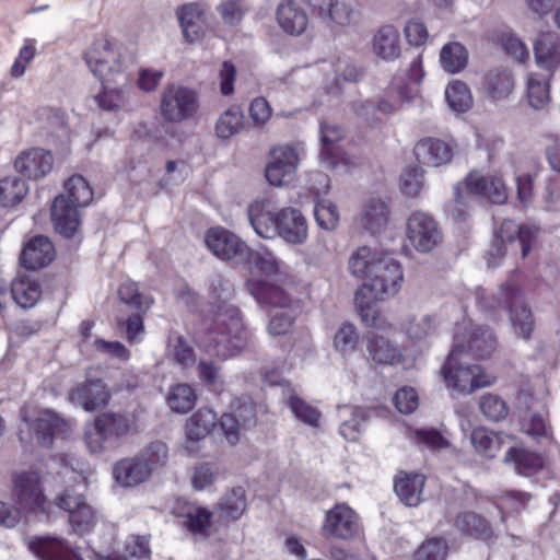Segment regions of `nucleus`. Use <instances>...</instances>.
<instances>
[{
	"label": "nucleus",
	"mask_w": 560,
	"mask_h": 560,
	"mask_svg": "<svg viewBox=\"0 0 560 560\" xmlns=\"http://www.w3.org/2000/svg\"><path fill=\"white\" fill-rule=\"evenodd\" d=\"M423 77L421 56H417L408 69L399 70L389 82L384 92L366 101L352 103L355 115L370 126H375L400 110L404 103L415 98L418 84Z\"/></svg>",
	"instance_id": "1"
},
{
	"label": "nucleus",
	"mask_w": 560,
	"mask_h": 560,
	"mask_svg": "<svg viewBox=\"0 0 560 560\" xmlns=\"http://www.w3.org/2000/svg\"><path fill=\"white\" fill-rule=\"evenodd\" d=\"M247 213L254 231L262 238L281 237L291 245L303 244L307 238V222L298 209L277 211L269 200L261 199L250 203Z\"/></svg>",
	"instance_id": "2"
},
{
	"label": "nucleus",
	"mask_w": 560,
	"mask_h": 560,
	"mask_svg": "<svg viewBox=\"0 0 560 560\" xmlns=\"http://www.w3.org/2000/svg\"><path fill=\"white\" fill-rule=\"evenodd\" d=\"M248 338L240 311L234 305L222 302L215 311L212 325L199 338V342L210 355L228 359L240 354Z\"/></svg>",
	"instance_id": "3"
},
{
	"label": "nucleus",
	"mask_w": 560,
	"mask_h": 560,
	"mask_svg": "<svg viewBox=\"0 0 560 560\" xmlns=\"http://www.w3.org/2000/svg\"><path fill=\"white\" fill-rule=\"evenodd\" d=\"M246 262L254 264L264 275L281 283L249 280L247 289L255 300L272 307L289 308L292 298L284 287L292 282L290 267L267 248L250 249V257Z\"/></svg>",
	"instance_id": "4"
},
{
	"label": "nucleus",
	"mask_w": 560,
	"mask_h": 560,
	"mask_svg": "<svg viewBox=\"0 0 560 560\" xmlns=\"http://www.w3.org/2000/svg\"><path fill=\"white\" fill-rule=\"evenodd\" d=\"M83 59L103 84L127 81L130 58L117 40L108 36L95 38L84 51Z\"/></svg>",
	"instance_id": "5"
},
{
	"label": "nucleus",
	"mask_w": 560,
	"mask_h": 560,
	"mask_svg": "<svg viewBox=\"0 0 560 560\" xmlns=\"http://www.w3.org/2000/svg\"><path fill=\"white\" fill-rule=\"evenodd\" d=\"M463 351L464 342L457 337L456 345L453 346L441 370L447 386L459 393L469 394L494 384L495 377L486 374L481 366L470 364L467 358L463 357Z\"/></svg>",
	"instance_id": "6"
},
{
	"label": "nucleus",
	"mask_w": 560,
	"mask_h": 560,
	"mask_svg": "<svg viewBox=\"0 0 560 560\" xmlns=\"http://www.w3.org/2000/svg\"><path fill=\"white\" fill-rule=\"evenodd\" d=\"M160 114L172 124H179L192 118L199 109L198 93L187 86L167 84L160 95Z\"/></svg>",
	"instance_id": "7"
},
{
	"label": "nucleus",
	"mask_w": 560,
	"mask_h": 560,
	"mask_svg": "<svg viewBox=\"0 0 560 560\" xmlns=\"http://www.w3.org/2000/svg\"><path fill=\"white\" fill-rule=\"evenodd\" d=\"M133 425V420L124 412H102L85 431V442L92 453H101L106 442L127 435Z\"/></svg>",
	"instance_id": "8"
},
{
	"label": "nucleus",
	"mask_w": 560,
	"mask_h": 560,
	"mask_svg": "<svg viewBox=\"0 0 560 560\" xmlns=\"http://www.w3.org/2000/svg\"><path fill=\"white\" fill-rule=\"evenodd\" d=\"M11 499L21 514L44 511L46 495L37 470L27 469L12 474Z\"/></svg>",
	"instance_id": "9"
},
{
	"label": "nucleus",
	"mask_w": 560,
	"mask_h": 560,
	"mask_svg": "<svg viewBox=\"0 0 560 560\" xmlns=\"http://www.w3.org/2000/svg\"><path fill=\"white\" fill-rule=\"evenodd\" d=\"M20 418L43 447H51L56 436L66 435L70 431V423L50 409L37 411L33 419L31 408L24 405L20 409Z\"/></svg>",
	"instance_id": "10"
},
{
	"label": "nucleus",
	"mask_w": 560,
	"mask_h": 560,
	"mask_svg": "<svg viewBox=\"0 0 560 560\" xmlns=\"http://www.w3.org/2000/svg\"><path fill=\"white\" fill-rule=\"evenodd\" d=\"M402 280L400 264L389 256H382L374 267L370 282L361 288H368V293L376 300H384L398 293Z\"/></svg>",
	"instance_id": "11"
},
{
	"label": "nucleus",
	"mask_w": 560,
	"mask_h": 560,
	"mask_svg": "<svg viewBox=\"0 0 560 560\" xmlns=\"http://www.w3.org/2000/svg\"><path fill=\"white\" fill-rule=\"evenodd\" d=\"M205 243L219 259L245 264L250 257V248L233 232L218 226L207 231Z\"/></svg>",
	"instance_id": "12"
},
{
	"label": "nucleus",
	"mask_w": 560,
	"mask_h": 560,
	"mask_svg": "<svg viewBox=\"0 0 560 560\" xmlns=\"http://www.w3.org/2000/svg\"><path fill=\"white\" fill-rule=\"evenodd\" d=\"M56 504L68 512L72 530L83 535L89 533L96 523V512L86 503L81 493L66 490L56 498Z\"/></svg>",
	"instance_id": "13"
},
{
	"label": "nucleus",
	"mask_w": 560,
	"mask_h": 560,
	"mask_svg": "<svg viewBox=\"0 0 560 560\" xmlns=\"http://www.w3.org/2000/svg\"><path fill=\"white\" fill-rule=\"evenodd\" d=\"M299 164L296 150L291 145L275 147L266 165L265 176L272 186H282L293 180Z\"/></svg>",
	"instance_id": "14"
},
{
	"label": "nucleus",
	"mask_w": 560,
	"mask_h": 560,
	"mask_svg": "<svg viewBox=\"0 0 560 560\" xmlns=\"http://www.w3.org/2000/svg\"><path fill=\"white\" fill-rule=\"evenodd\" d=\"M457 337L464 342L463 357L467 358L469 354L475 359H485L492 354L497 348V339L493 331L486 326L470 325L456 329L454 335V346L456 345Z\"/></svg>",
	"instance_id": "15"
},
{
	"label": "nucleus",
	"mask_w": 560,
	"mask_h": 560,
	"mask_svg": "<svg viewBox=\"0 0 560 560\" xmlns=\"http://www.w3.org/2000/svg\"><path fill=\"white\" fill-rule=\"evenodd\" d=\"M407 236L419 252H430L440 241L438 223L425 212L416 211L407 221Z\"/></svg>",
	"instance_id": "16"
},
{
	"label": "nucleus",
	"mask_w": 560,
	"mask_h": 560,
	"mask_svg": "<svg viewBox=\"0 0 560 560\" xmlns=\"http://www.w3.org/2000/svg\"><path fill=\"white\" fill-rule=\"evenodd\" d=\"M357 513L346 504H337L326 513L323 535L327 538L348 540L359 534Z\"/></svg>",
	"instance_id": "17"
},
{
	"label": "nucleus",
	"mask_w": 560,
	"mask_h": 560,
	"mask_svg": "<svg viewBox=\"0 0 560 560\" xmlns=\"http://www.w3.org/2000/svg\"><path fill=\"white\" fill-rule=\"evenodd\" d=\"M535 238V230L527 225H517L512 220H504L495 234V240L489 250L490 257H503L506 242L517 241L521 247L522 257L525 258L532 248V241Z\"/></svg>",
	"instance_id": "18"
},
{
	"label": "nucleus",
	"mask_w": 560,
	"mask_h": 560,
	"mask_svg": "<svg viewBox=\"0 0 560 560\" xmlns=\"http://www.w3.org/2000/svg\"><path fill=\"white\" fill-rule=\"evenodd\" d=\"M505 295V303L509 305L510 319L514 332L529 340L534 330V318L530 310L524 304L523 294L517 284H509L502 289Z\"/></svg>",
	"instance_id": "19"
},
{
	"label": "nucleus",
	"mask_w": 560,
	"mask_h": 560,
	"mask_svg": "<svg viewBox=\"0 0 560 560\" xmlns=\"http://www.w3.org/2000/svg\"><path fill=\"white\" fill-rule=\"evenodd\" d=\"M110 397L112 394L107 385L101 378H86L85 382L78 384L69 393L71 402L86 411H94L106 406Z\"/></svg>",
	"instance_id": "20"
},
{
	"label": "nucleus",
	"mask_w": 560,
	"mask_h": 560,
	"mask_svg": "<svg viewBox=\"0 0 560 560\" xmlns=\"http://www.w3.org/2000/svg\"><path fill=\"white\" fill-rule=\"evenodd\" d=\"M464 186L468 194L483 197L493 203H504L508 199V188L498 174L481 175L476 171L470 172Z\"/></svg>",
	"instance_id": "21"
},
{
	"label": "nucleus",
	"mask_w": 560,
	"mask_h": 560,
	"mask_svg": "<svg viewBox=\"0 0 560 560\" xmlns=\"http://www.w3.org/2000/svg\"><path fill=\"white\" fill-rule=\"evenodd\" d=\"M54 158L50 152L34 148L22 152L15 160V170L30 179H39L52 168Z\"/></svg>",
	"instance_id": "22"
},
{
	"label": "nucleus",
	"mask_w": 560,
	"mask_h": 560,
	"mask_svg": "<svg viewBox=\"0 0 560 560\" xmlns=\"http://www.w3.org/2000/svg\"><path fill=\"white\" fill-rule=\"evenodd\" d=\"M79 208L68 200L66 195H58L51 206V220L57 232L71 237L80 226Z\"/></svg>",
	"instance_id": "23"
},
{
	"label": "nucleus",
	"mask_w": 560,
	"mask_h": 560,
	"mask_svg": "<svg viewBox=\"0 0 560 560\" xmlns=\"http://www.w3.org/2000/svg\"><path fill=\"white\" fill-rule=\"evenodd\" d=\"M28 549L40 560H82L77 550L56 537H36Z\"/></svg>",
	"instance_id": "24"
},
{
	"label": "nucleus",
	"mask_w": 560,
	"mask_h": 560,
	"mask_svg": "<svg viewBox=\"0 0 560 560\" xmlns=\"http://www.w3.org/2000/svg\"><path fill=\"white\" fill-rule=\"evenodd\" d=\"M54 257L55 249L52 243L48 237L37 235L24 245L21 261L26 269L35 270L48 266L54 260Z\"/></svg>",
	"instance_id": "25"
},
{
	"label": "nucleus",
	"mask_w": 560,
	"mask_h": 560,
	"mask_svg": "<svg viewBox=\"0 0 560 560\" xmlns=\"http://www.w3.org/2000/svg\"><path fill=\"white\" fill-rule=\"evenodd\" d=\"M152 467L143 458H124L114 466L113 474L124 487H133L144 482L151 475Z\"/></svg>",
	"instance_id": "26"
},
{
	"label": "nucleus",
	"mask_w": 560,
	"mask_h": 560,
	"mask_svg": "<svg viewBox=\"0 0 560 560\" xmlns=\"http://www.w3.org/2000/svg\"><path fill=\"white\" fill-rule=\"evenodd\" d=\"M417 159L430 166H441L451 162L453 158L452 148L440 139L425 138L415 147Z\"/></svg>",
	"instance_id": "27"
},
{
	"label": "nucleus",
	"mask_w": 560,
	"mask_h": 560,
	"mask_svg": "<svg viewBox=\"0 0 560 560\" xmlns=\"http://www.w3.org/2000/svg\"><path fill=\"white\" fill-rule=\"evenodd\" d=\"M537 65L548 71L560 66V37L555 33H545L534 44Z\"/></svg>",
	"instance_id": "28"
},
{
	"label": "nucleus",
	"mask_w": 560,
	"mask_h": 560,
	"mask_svg": "<svg viewBox=\"0 0 560 560\" xmlns=\"http://www.w3.org/2000/svg\"><path fill=\"white\" fill-rule=\"evenodd\" d=\"M373 52L385 61L400 56V35L393 25L382 26L373 37Z\"/></svg>",
	"instance_id": "29"
},
{
	"label": "nucleus",
	"mask_w": 560,
	"mask_h": 560,
	"mask_svg": "<svg viewBox=\"0 0 560 560\" xmlns=\"http://www.w3.org/2000/svg\"><path fill=\"white\" fill-rule=\"evenodd\" d=\"M514 86V75L505 68L491 69L485 75V89L493 101L509 97Z\"/></svg>",
	"instance_id": "30"
},
{
	"label": "nucleus",
	"mask_w": 560,
	"mask_h": 560,
	"mask_svg": "<svg viewBox=\"0 0 560 560\" xmlns=\"http://www.w3.org/2000/svg\"><path fill=\"white\" fill-rule=\"evenodd\" d=\"M277 20L280 27L291 35L302 34L308 23L306 12L292 1L279 4Z\"/></svg>",
	"instance_id": "31"
},
{
	"label": "nucleus",
	"mask_w": 560,
	"mask_h": 560,
	"mask_svg": "<svg viewBox=\"0 0 560 560\" xmlns=\"http://www.w3.org/2000/svg\"><path fill=\"white\" fill-rule=\"evenodd\" d=\"M511 440L510 435L495 433L485 427L474 429L470 434V442L475 450L488 458L495 457L505 442Z\"/></svg>",
	"instance_id": "32"
},
{
	"label": "nucleus",
	"mask_w": 560,
	"mask_h": 560,
	"mask_svg": "<svg viewBox=\"0 0 560 560\" xmlns=\"http://www.w3.org/2000/svg\"><path fill=\"white\" fill-rule=\"evenodd\" d=\"M345 136L343 130L337 125L320 124V161L328 168L334 170L338 163L337 142Z\"/></svg>",
	"instance_id": "33"
},
{
	"label": "nucleus",
	"mask_w": 560,
	"mask_h": 560,
	"mask_svg": "<svg viewBox=\"0 0 560 560\" xmlns=\"http://www.w3.org/2000/svg\"><path fill=\"white\" fill-rule=\"evenodd\" d=\"M425 478L421 474H404L394 483L396 494L407 506H417L421 502Z\"/></svg>",
	"instance_id": "34"
},
{
	"label": "nucleus",
	"mask_w": 560,
	"mask_h": 560,
	"mask_svg": "<svg viewBox=\"0 0 560 560\" xmlns=\"http://www.w3.org/2000/svg\"><path fill=\"white\" fill-rule=\"evenodd\" d=\"M366 349L373 362L393 365L401 361L398 347L388 339L376 334L368 336Z\"/></svg>",
	"instance_id": "35"
},
{
	"label": "nucleus",
	"mask_w": 560,
	"mask_h": 560,
	"mask_svg": "<svg viewBox=\"0 0 560 560\" xmlns=\"http://www.w3.org/2000/svg\"><path fill=\"white\" fill-rule=\"evenodd\" d=\"M13 300L23 308L33 307L42 296V287L31 276H19L11 284Z\"/></svg>",
	"instance_id": "36"
},
{
	"label": "nucleus",
	"mask_w": 560,
	"mask_h": 560,
	"mask_svg": "<svg viewBox=\"0 0 560 560\" xmlns=\"http://www.w3.org/2000/svg\"><path fill=\"white\" fill-rule=\"evenodd\" d=\"M217 424V415L211 409L200 408L186 421L187 441L198 442L208 436Z\"/></svg>",
	"instance_id": "37"
},
{
	"label": "nucleus",
	"mask_w": 560,
	"mask_h": 560,
	"mask_svg": "<svg viewBox=\"0 0 560 560\" xmlns=\"http://www.w3.org/2000/svg\"><path fill=\"white\" fill-rule=\"evenodd\" d=\"M389 221V208L381 199L369 200L362 209L361 224L371 233H380Z\"/></svg>",
	"instance_id": "38"
},
{
	"label": "nucleus",
	"mask_w": 560,
	"mask_h": 560,
	"mask_svg": "<svg viewBox=\"0 0 560 560\" xmlns=\"http://www.w3.org/2000/svg\"><path fill=\"white\" fill-rule=\"evenodd\" d=\"M178 20L187 42L194 43L203 34V14L198 4L184 5L178 12Z\"/></svg>",
	"instance_id": "39"
},
{
	"label": "nucleus",
	"mask_w": 560,
	"mask_h": 560,
	"mask_svg": "<svg viewBox=\"0 0 560 560\" xmlns=\"http://www.w3.org/2000/svg\"><path fill=\"white\" fill-rule=\"evenodd\" d=\"M314 10L326 21L336 25H348L352 20V9L340 0H313Z\"/></svg>",
	"instance_id": "40"
},
{
	"label": "nucleus",
	"mask_w": 560,
	"mask_h": 560,
	"mask_svg": "<svg viewBox=\"0 0 560 560\" xmlns=\"http://www.w3.org/2000/svg\"><path fill=\"white\" fill-rule=\"evenodd\" d=\"M455 526L465 535L487 540L493 536L490 523L475 512H464L456 516Z\"/></svg>",
	"instance_id": "41"
},
{
	"label": "nucleus",
	"mask_w": 560,
	"mask_h": 560,
	"mask_svg": "<svg viewBox=\"0 0 560 560\" xmlns=\"http://www.w3.org/2000/svg\"><path fill=\"white\" fill-rule=\"evenodd\" d=\"M505 463H513L515 470L524 476H530L542 467V458L534 452L511 446L504 457Z\"/></svg>",
	"instance_id": "42"
},
{
	"label": "nucleus",
	"mask_w": 560,
	"mask_h": 560,
	"mask_svg": "<svg viewBox=\"0 0 560 560\" xmlns=\"http://www.w3.org/2000/svg\"><path fill=\"white\" fill-rule=\"evenodd\" d=\"M441 67L448 73H458L468 65V51L458 42L445 44L440 51Z\"/></svg>",
	"instance_id": "43"
},
{
	"label": "nucleus",
	"mask_w": 560,
	"mask_h": 560,
	"mask_svg": "<svg viewBox=\"0 0 560 560\" xmlns=\"http://www.w3.org/2000/svg\"><path fill=\"white\" fill-rule=\"evenodd\" d=\"M382 256H378L368 246L359 247L351 254L348 267L352 276L355 278H371L374 267Z\"/></svg>",
	"instance_id": "44"
},
{
	"label": "nucleus",
	"mask_w": 560,
	"mask_h": 560,
	"mask_svg": "<svg viewBox=\"0 0 560 560\" xmlns=\"http://www.w3.org/2000/svg\"><path fill=\"white\" fill-rule=\"evenodd\" d=\"M197 402V394L189 384H175L171 386L166 395V404L170 409L177 413L190 411Z\"/></svg>",
	"instance_id": "45"
},
{
	"label": "nucleus",
	"mask_w": 560,
	"mask_h": 560,
	"mask_svg": "<svg viewBox=\"0 0 560 560\" xmlns=\"http://www.w3.org/2000/svg\"><path fill=\"white\" fill-rule=\"evenodd\" d=\"M354 301L360 316L366 326L373 328H382L384 326L385 320L376 307L377 300L368 293V288H360L355 293Z\"/></svg>",
	"instance_id": "46"
},
{
	"label": "nucleus",
	"mask_w": 560,
	"mask_h": 560,
	"mask_svg": "<svg viewBox=\"0 0 560 560\" xmlns=\"http://www.w3.org/2000/svg\"><path fill=\"white\" fill-rule=\"evenodd\" d=\"M246 509V494L242 487L233 488L219 502L220 516L228 521L238 520Z\"/></svg>",
	"instance_id": "47"
},
{
	"label": "nucleus",
	"mask_w": 560,
	"mask_h": 560,
	"mask_svg": "<svg viewBox=\"0 0 560 560\" xmlns=\"http://www.w3.org/2000/svg\"><path fill=\"white\" fill-rule=\"evenodd\" d=\"M244 114L238 107H231L223 112L215 124V135L222 140H228L241 132L244 128Z\"/></svg>",
	"instance_id": "48"
},
{
	"label": "nucleus",
	"mask_w": 560,
	"mask_h": 560,
	"mask_svg": "<svg viewBox=\"0 0 560 560\" xmlns=\"http://www.w3.org/2000/svg\"><path fill=\"white\" fill-rule=\"evenodd\" d=\"M63 195L80 208L89 206L93 200V190L81 175H73L65 182Z\"/></svg>",
	"instance_id": "49"
},
{
	"label": "nucleus",
	"mask_w": 560,
	"mask_h": 560,
	"mask_svg": "<svg viewBox=\"0 0 560 560\" xmlns=\"http://www.w3.org/2000/svg\"><path fill=\"white\" fill-rule=\"evenodd\" d=\"M445 98L448 106L458 113H464L472 106V95L466 83L453 81L445 89Z\"/></svg>",
	"instance_id": "50"
},
{
	"label": "nucleus",
	"mask_w": 560,
	"mask_h": 560,
	"mask_svg": "<svg viewBox=\"0 0 560 560\" xmlns=\"http://www.w3.org/2000/svg\"><path fill=\"white\" fill-rule=\"evenodd\" d=\"M527 97L533 108H545L550 101L549 79L539 74H530L527 81Z\"/></svg>",
	"instance_id": "51"
},
{
	"label": "nucleus",
	"mask_w": 560,
	"mask_h": 560,
	"mask_svg": "<svg viewBox=\"0 0 560 560\" xmlns=\"http://www.w3.org/2000/svg\"><path fill=\"white\" fill-rule=\"evenodd\" d=\"M360 336L351 323H343L334 335L332 346L343 358L352 354L359 343Z\"/></svg>",
	"instance_id": "52"
},
{
	"label": "nucleus",
	"mask_w": 560,
	"mask_h": 560,
	"mask_svg": "<svg viewBox=\"0 0 560 560\" xmlns=\"http://www.w3.org/2000/svg\"><path fill=\"white\" fill-rule=\"evenodd\" d=\"M26 183L18 177H5L0 180V206L10 207L19 203L27 194Z\"/></svg>",
	"instance_id": "53"
},
{
	"label": "nucleus",
	"mask_w": 560,
	"mask_h": 560,
	"mask_svg": "<svg viewBox=\"0 0 560 560\" xmlns=\"http://www.w3.org/2000/svg\"><path fill=\"white\" fill-rule=\"evenodd\" d=\"M438 326L439 320L435 315L422 314L407 323L406 332L415 340H424L436 332Z\"/></svg>",
	"instance_id": "54"
},
{
	"label": "nucleus",
	"mask_w": 560,
	"mask_h": 560,
	"mask_svg": "<svg viewBox=\"0 0 560 560\" xmlns=\"http://www.w3.org/2000/svg\"><path fill=\"white\" fill-rule=\"evenodd\" d=\"M350 419L345 420L339 428V432L347 441H357L361 432L366 428L369 413L365 409L350 408Z\"/></svg>",
	"instance_id": "55"
},
{
	"label": "nucleus",
	"mask_w": 560,
	"mask_h": 560,
	"mask_svg": "<svg viewBox=\"0 0 560 560\" xmlns=\"http://www.w3.org/2000/svg\"><path fill=\"white\" fill-rule=\"evenodd\" d=\"M479 409L490 421H501L509 413V407L503 398L497 394H485L479 399Z\"/></svg>",
	"instance_id": "56"
},
{
	"label": "nucleus",
	"mask_w": 560,
	"mask_h": 560,
	"mask_svg": "<svg viewBox=\"0 0 560 560\" xmlns=\"http://www.w3.org/2000/svg\"><path fill=\"white\" fill-rule=\"evenodd\" d=\"M521 430L538 442L551 439L550 429L545 418L539 413H525L521 420Z\"/></svg>",
	"instance_id": "57"
},
{
	"label": "nucleus",
	"mask_w": 560,
	"mask_h": 560,
	"mask_svg": "<svg viewBox=\"0 0 560 560\" xmlns=\"http://www.w3.org/2000/svg\"><path fill=\"white\" fill-rule=\"evenodd\" d=\"M247 10L248 5L245 0H222L217 7L222 22L229 26L238 25Z\"/></svg>",
	"instance_id": "58"
},
{
	"label": "nucleus",
	"mask_w": 560,
	"mask_h": 560,
	"mask_svg": "<svg viewBox=\"0 0 560 560\" xmlns=\"http://www.w3.org/2000/svg\"><path fill=\"white\" fill-rule=\"evenodd\" d=\"M118 296L122 303L130 305L137 312H147L153 303L151 298L139 293L137 284L132 281H126L120 285Z\"/></svg>",
	"instance_id": "59"
},
{
	"label": "nucleus",
	"mask_w": 560,
	"mask_h": 560,
	"mask_svg": "<svg viewBox=\"0 0 560 560\" xmlns=\"http://www.w3.org/2000/svg\"><path fill=\"white\" fill-rule=\"evenodd\" d=\"M448 553V545L443 538H428L416 552L415 560H445Z\"/></svg>",
	"instance_id": "60"
},
{
	"label": "nucleus",
	"mask_w": 560,
	"mask_h": 560,
	"mask_svg": "<svg viewBox=\"0 0 560 560\" xmlns=\"http://www.w3.org/2000/svg\"><path fill=\"white\" fill-rule=\"evenodd\" d=\"M288 405L299 420L314 428L319 425L320 412L302 398L291 395L288 399Z\"/></svg>",
	"instance_id": "61"
},
{
	"label": "nucleus",
	"mask_w": 560,
	"mask_h": 560,
	"mask_svg": "<svg viewBox=\"0 0 560 560\" xmlns=\"http://www.w3.org/2000/svg\"><path fill=\"white\" fill-rule=\"evenodd\" d=\"M37 50L35 46V40L27 38L24 40L23 46L21 47L18 57L15 58L13 65L10 68V75L13 79H19L24 75L31 62L36 57Z\"/></svg>",
	"instance_id": "62"
},
{
	"label": "nucleus",
	"mask_w": 560,
	"mask_h": 560,
	"mask_svg": "<svg viewBox=\"0 0 560 560\" xmlns=\"http://www.w3.org/2000/svg\"><path fill=\"white\" fill-rule=\"evenodd\" d=\"M314 215L318 225L325 230L331 231L337 228L339 222V212L337 207L329 200H320L315 205Z\"/></svg>",
	"instance_id": "63"
},
{
	"label": "nucleus",
	"mask_w": 560,
	"mask_h": 560,
	"mask_svg": "<svg viewBox=\"0 0 560 560\" xmlns=\"http://www.w3.org/2000/svg\"><path fill=\"white\" fill-rule=\"evenodd\" d=\"M172 346V354L174 360L183 368L194 365L196 361L194 349L188 345L183 336L173 335L168 338Z\"/></svg>",
	"instance_id": "64"
}]
</instances>
